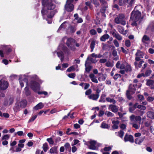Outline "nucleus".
<instances>
[{
	"label": "nucleus",
	"instance_id": "obj_32",
	"mask_svg": "<svg viewBox=\"0 0 154 154\" xmlns=\"http://www.w3.org/2000/svg\"><path fill=\"white\" fill-rule=\"evenodd\" d=\"M109 37V36L108 34H105L101 37L100 39L102 41H105L106 39H108Z\"/></svg>",
	"mask_w": 154,
	"mask_h": 154
},
{
	"label": "nucleus",
	"instance_id": "obj_60",
	"mask_svg": "<svg viewBox=\"0 0 154 154\" xmlns=\"http://www.w3.org/2000/svg\"><path fill=\"white\" fill-rule=\"evenodd\" d=\"M17 134L19 136H21L24 135V133L22 131H19L17 132Z\"/></svg>",
	"mask_w": 154,
	"mask_h": 154
},
{
	"label": "nucleus",
	"instance_id": "obj_39",
	"mask_svg": "<svg viewBox=\"0 0 154 154\" xmlns=\"http://www.w3.org/2000/svg\"><path fill=\"white\" fill-rule=\"evenodd\" d=\"M152 72V70L150 69H148L146 70L145 72V76H148L150 75Z\"/></svg>",
	"mask_w": 154,
	"mask_h": 154
},
{
	"label": "nucleus",
	"instance_id": "obj_19",
	"mask_svg": "<svg viewBox=\"0 0 154 154\" xmlns=\"http://www.w3.org/2000/svg\"><path fill=\"white\" fill-rule=\"evenodd\" d=\"M150 38L147 35H144L142 39V42L144 44H148L149 43Z\"/></svg>",
	"mask_w": 154,
	"mask_h": 154
},
{
	"label": "nucleus",
	"instance_id": "obj_3",
	"mask_svg": "<svg viewBox=\"0 0 154 154\" xmlns=\"http://www.w3.org/2000/svg\"><path fill=\"white\" fill-rule=\"evenodd\" d=\"M32 80L30 81L29 85L31 88L35 92H38V94H43V91H38L40 89V86L39 83L36 82V79L34 76L31 77Z\"/></svg>",
	"mask_w": 154,
	"mask_h": 154
},
{
	"label": "nucleus",
	"instance_id": "obj_34",
	"mask_svg": "<svg viewBox=\"0 0 154 154\" xmlns=\"http://www.w3.org/2000/svg\"><path fill=\"white\" fill-rule=\"evenodd\" d=\"M85 70L86 72H89L91 70V67L88 66V64L87 63V61H86L85 62Z\"/></svg>",
	"mask_w": 154,
	"mask_h": 154
},
{
	"label": "nucleus",
	"instance_id": "obj_44",
	"mask_svg": "<svg viewBox=\"0 0 154 154\" xmlns=\"http://www.w3.org/2000/svg\"><path fill=\"white\" fill-rule=\"evenodd\" d=\"M79 142V141L77 139H75L71 143L72 146H74L78 144Z\"/></svg>",
	"mask_w": 154,
	"mask_h": 154
},
{
	"label": "nucleus",
	"instance_id": "obj_7",
	"mask_svg": "<svg viewBox=\"0 0 154 154\" xmlns=\"http://www.w3.org/2000/svg\"><path fill=\"white\" fill-rule=\"evenodd\" d=\"M115 22L117 24H121L125 25L126 24V22L125 20V17L124 14H119L117 17L115 19Z\"/></svg>",
	"mask_w": 154,
	"mask_h": 154
},
{
	"label": "nucleus",
	"instance_id": "obj_29",
	"mask_svg": "<svg viewBox=\"0 0 154 154\" xmlns=\"http://www.w3.org/2000/svg\"><path fill=\"white\" fill-rule=\"evenodd\" d=\"M24 93L26 96L29 95L30 94V92L29 90L28 86H26L24 89Z\"/></svg>",
	"mask_w": 154,
	"mask_h": 154
},
{
	"label": "nucleus",
	"instance_id": "obj_9",
	"mask_svg": "<svg viewBox=\"0 0 154 154\" xmlns=\"http://www.w3.org/2000/svg\"><path fill=\"white\" fill-rule=\"evenodd\" d=\"M141 13L138 11H133L131 14V20L133 21H138L140 19Z\"/></svg>",
	"mask_w": 154,
	"mask_h": 154
},
{
	"label": "nucleus",
	"instance_id": "obj_47",
	"mask_svg": "<svg viewBox=\"0 0 154 154\" xmlns=\"http://www.w3.org/2000/svg\"><path fill=\"white\" fill-rule=\"evenodd\" d=\"M105 115L108 117H112L114 116V114L111 112L106 111L105 113Z\"/></svg>",
	"mask_w": 154,
	"mask_h": 154
},
{
	"label": "nucleus",
	"instance_id": "obj_54",
	"mask_svg": "<svg viewBox=\"0 0 154 154\" xmlns=\"http://www.w3.org/2000/svg\"><path fill=\"white\" fill-rule=\"evenodd\" d=\"M37 115H35L34 116H32V118L29 120L28 122L29 123L33 121L37 118Z\"/></svg>",
	"mask_w": 154,
	"mask_h": 154
},
{
	"label": "nucleus",
	"instance_id": "obj_21",
	"mask_svg": "<svg viewBox=\"0 0 154 154\" xmlns=\"http://www.w3.org/2000/svg\"><path fill=\"white\" fill-rule=\"evenodd\" d=\"M145 138V137L137 138L135 139V142L136 144H140L143 141Z\"/></svg>",
	"mask_w": 154,
	"mask_h": 154
},
{
	"label": "nucleus",
	"instance_id": "obj_57",
	"mask_svg": "<svg viewBox=\"0 0 154 154\" xmlns=\"http://www.w3.org/2000/svg\"><path fill=\"white\" fill-rule=\"evenodd\" d=\"M74 70V67L73 66H72L69 68L67 70L68 72H70Z\"/></svg>",
	"mask_w": 154,
	"mask_h": 154
},
{
	"label": "nucleus",
	"instance_id": "obj_58",
	"mask_svg": "<svg viewBox=\"0 0 154 154\" xmlns=\"http://www.w3.org/2000/svg\"><path fill=\"white\" fill-rule=\"evenodd\" d=\"M154 100V97H147V100L149 102H151Z\"/></svg>",
	"mask_w": 154,
	"mask_h": 154
},
{
	"label": "nucleus",
	"instance_id": "obj_8",
	"mask_svg": "<svg viewBox=\"0 0 154 154\" xmlns=\"http://www.w3.org/2000/svg\"><path fill=\"white\" fill-rule=\"evenodd\" d=\"M85 142L84 144L88 146V148L91 149L95 150L96 149V141L91 140L88 141H86L83 140Z\"/></svg>",
	"mask_w": 154,
	"mask_h": 154
},
{
	"label": "nucleus",
	"instance_id": "obj_16",
	"mask_svg": "<svg viewBox=\"0 0 154 154\" xmlns=\"http://www.w3.org/2000/svg\"><path fill=\"white\" fill-rule=\"evenodd\" d=\"M124 140L125 142L129 141L131 143H133L134 139L133 137L130 135H128L126 134L124 138Z\"/></svg>",
	"mask_w": 154,
	"mask_h": 154
},
{
	"label": "nucleus",
	"instance_id": "obj_56",
	"mask_svg": "<svg viewBox=\"0 0 154 154\" xmlns=\"http://www.w3.org/2000/svg\"><path fill=\"white\" fill-rule=\"evenodd\" d=\"M113 43L114 45L116 47H118L119 46V43L117 40H114L113 41Z\"/></svg>",
	"mask_w": 154,
	"mask_h": 154
},
{
	"label": "nucleus",
	"instance_id": "obj_43",
	"mask_svg": "<svg viewBox=\"0 0 154 154\" xmlns=\"http://www.w3.org/2000/svg\"><path fill=\"white\" fill-rule=\"evenodd\" d=\"M101 126L102 128H107L109 127L108 125L104 122L102 123Z\"/></svg>",
	"mask_w": 154,
	"mask_h": 154
},
{
	"label": "nucleus",
	"instance_id": "obj_26",
	"mask_svg": "<svg viewBox=\"0 0 154 154\" xmlns=\"http://www.w3.org/2000/svg\"><path fill=\"white\" fill-rule=\"evenodd\" d=\"M112 35L114 37H115L119 41H121L122 40V37L118 33L113 32L112 34Z\"/></svg>",
	"mask_w": 154,
	"mask_h": 154
},
{
	"label": "nucleus",
	"instance_id": "obj_12",
	"mask_svg": "<svg viewBox=\"0 0 154 154\" xmlns=\"http://www.w3.org/2000/svg\"><path fill=\"white\" fill-rule=\"evenodd\" d=\"M144 55V53L140 50H138L135 54V60L136 61H139L141 58H143Z\"/></svg>",
	"mask_w": 154,
	"mask_h": 154
},
{
	"label": "nucleus",
	"instance_id": "obj_50",
	"mask_svg": "<svg viewBox=\"0 0 154 154\" xmlns=\"http://www.w3.org/2000/svg\"><path fill=\"white\" fill-rule=\"evenodd\" d=\"M112 147V146H111L108 147H106L104 148V151H107L108 152L111 149Z\"/></svg>",
	"mask_w": 154,
	"mask_h": 154
},
{
	"label": "nucleus",
	"instance_id": "obj_22",
	"mask_svg": "<svg viewBox=\"0 0 154 154\" xmlns=\"http://www.w3.org/2000/svg\"><path fill=\"white\" fill-rule=\"evenodd\" d=\"M57 146H54L50 149V152L52 154H57L58 152Z\"/></svg>",
	"mask_w": 154,
	"mask_h": 154
},
{
	"label": "nucleus",
	"instance_id": "obj_20",
	"mask_svg": "<svg viewBox=\"0 0 154 154\" xmlns=\"http://www.w3.org/2000/svg\"><path fill=\"white\" fill-rule=\"evenodd\" d=\"M146 84L152 89H154V81L149 80L147 81Z\"/></svg>",
	"mask_w": 154,
	"mask_h": 154
},
{
	"label": "nucleus",
	"instance_id": "obj_51",
	"mask_svg": "<svg viewBox=\"0 0 154 154\" xmlns=\"http://www.w3.org/2000/svg\"><path fill=\"white\" fill-rule=\"evenodd\" d=\"M113 65L112 63L109 61H107L106 63V66L107 67H112Z\"/></svg>",
	"mask_w": 154,
	"mask_h": 154
},
{
	"label": "nucleus",
	"instance_id": "obj_38",
	"mask_svg": "<svg viewBox=\"0 0 154 154\" xmlns=\"http://www.w3.org/2000/svg\"><path fill=\"white\" fill-rule=\"evenodd\" d=\"M138 105V103H135L132 107H130L129 109V111L131 112H132L133 111L137 108V106Z\"/></svg>",
	"mask_w": 154,
	"mask_h": 154
},
{
	"label": "nucleus",
	"instance_id": "obj_10",
	"mask_svg": "<svg viewBox=\"0 0 154 154\" xmlns=\"http://www.w3.org/2000/svg\"><path fill=\"white\" fill-rule=\"evenodd\" d=\"M73 0H67L66 4L65 6V10L68 12L72 11L74 9V6L72 4Z\"/></svg>",
	"mask_w": 154,
	"mask_h": 154
},
{
	"label": "nucleus",
	"instance_id": "obj_55",
	"mask_svg": "<svg viewBox=\"0 0 154 154\" xmlns=\"http://www.w3.org/2000/svg\"><path fill=\"white\" fill-rule=\"evenodd\" d=\"M66 23V22H64V23H63L59 27V29L58 30V31H59L62 28H65L66 27V26L65 25V23Z\"/></svg>",
	"mask_w": 154,
	"mask_h": 154
},
{
	"label": "nucleus",
	"instance_id": "obj_53",
	"mask_svg": "<svg viewBox=\"0 0 154 154\" xmlns=\"http://www.w3.org/2000/svg\"><path fill=\"white\" fill-rule=\"evenodd\" d=\"M64 147H65L66 149H70V144L68 143H66L64 145Z\"/></svg>",
	"mask_w": 154,
	"mask_h": 154
},
{
	"label": "nucleus",
	"instance_id": "obj_15",
	"mask_svg": "<svg viewBox=\"0 0 154 154\" xmlns=\"http://www.w3.org/2000/svg\"><path fill=\"white\" fill-rule=\"evenodd\" d=\"M96 55L94 53H93L89 55L87 58V60H89L93 63L96 62Z\"/></svg>",
	"mask_w": 154,
	"mask_h": 154
},
{
	"label": "nucleus",
	"instance_id": "obj_1",
	"mask_svg": "<svg viewBox=\"0 0 154 154\" xmlns=\"http://www.w3.org/2000/svg\"><path fill=\"white\" fill-rule=\"evenodd\" d=\"M66 39V44L67 46L71 50H74L75 49V40L72 38H67L66 36L62 38L61 41V44L59 46L57 49V54L58 57L60 58L61 61H63L64 58V53H66L68 50L66 47L64 46L65 40Z\"/></svg>",
	"mask_w": 154,
	"mask_h": 154
},
{
	"label": "nucleus",
	"instance_id": "obj_52",
	"mask_svg": "<svg viewBox=\"0 0 154 154\" xmlns=\"http://www.w3.org/2000/svg\"><path fill=\"white\" fill-rule=\"evenodd\" d=\"M125 45L127 47H129L131 45V42L129 40H127L125 42Z\"/></svg>",
	"mask_w": 154,
	"mask_h": 154
},
{
	"label": "nucleus",
	"instance_id": "obj_28",
	"mask_svg": "<svg viewBox=\"0 0 154 154\" xmlns=\"http://www.w3.org/2000/svg\"><path fill=\"white\" fill-rule=\"evenodd\" d=\"M147 117L151 119H154V112L149 111L147 112Z\"/></svg>",
	"mask_w": 154,
	"mask_h": 154
},
{
	"label": "nucleus",
	"instance_id": "obj_14",
	"mask_svg": "<svg viewBox=\"0 0 154 154\" xmlns=\"http://www.w3.org/2000/svg\"><path fill=\"white\" fill-rule=\"evenodd\" d=\"M127 65V63L126 62H124L121 64V62L118 61L116 65V68L121 69H123L125 68V66Z\"/></svg>",
	"mask_w": 154,
	"mask_h": 154
},
{
	"label": "nucleus",
	"instance_id": "obj_36",
	"mask_svg": "<svg viewBox=\"0 0 154 154\" xmlns=\"http://www.w3.org/2000/svg\"><path fill=\"white\" fill-rule=\"evenodd\" d=\"M106 78V75L104 74L101 75L98 78V80L100 81L104 80Z\"/></svg>",
	"mask_w": 154,
	"mask_h": 154
},
{
	"label": "nucleus",
	"instance_id": "obj_62",
	"mask_svg": "<svg viewBox=\"0 0 154 154\" xmlns=\"http://www.w3.org/2000/svg\"><path fill=\"white\" fill-rule=\"evenodd\" d=\"M119 77H121V75L120 74H116L114 76V79L116 80Z\"/></svg>",
	"mask_w": 154,
	"mask_h": 154
},
{
	"label": "nucleus",
	"instance_id": "obj_37",
	"mask_svg": "<svg viewBox=\"0 0 154 154\" xmlns=\"http://www.w3.org/2000/svg\"><path fill=\"white\" fill-rule=\"evenodd\" d=\"M95 42L94 41H92L91 44V45H90V47H91V52H93V51L94 48V46L95 45Z\"/></svg>",
	"mask_w": 154,
	"mask_h": 154
},
{
	"label": "nucleus",
	"instance_id": "obj_49",
	"mask_svg": "<svg viewBox=\"0 0 154 154\" xmlns=\"http://www.w3.org/2000/svg\"><path fill=\"white\" fill-rule=\"evenodd\" d=\"M88 97L90 99L93 100H96V95L95 94H92L88 96Z\"/></svg>",
	"mask_w": 154,
	"mask_h": 154
},
{
	"label": "nucleus",
	"instance_id": "obj_64",
	"mask_svg": "<svg viewBox=\"0 0 154 154\" xmlns=\"http://www.w3.org/2000/svg\"><path fill=\"white\" fill-rule=\"evenodd\" d=\"M138 98L140 100L142 101L144 99L143 96L139 94L138 95Z\"/></svg>",
	"mask_w": 154,
	"mask_h": 154
},
{
	"label": "nucleus",
	"instance_id": "obj_13",
	"mask_svg": "<svg viewBox=\"0 0 154 154\" xmlns=\"http://www.w3.org/2000/svg\"><path fill=\"white\" fill-rule=\"evenodd\" d=\"M8 83L4 80L0 81V89L2 90L6 89L8 87Z\"/></svg>",
	"mask_w": 154,
	"mask_h": 154
},
{
	"label": "nucleus",
	"instance_id": "obj_42",
	"mask_svg": "<svg viewBox=\"0 0 154 154\" xmlns=\"http://www.w3.org/2000/svg\"><path fill=\"white\" fill-rule=\"evenodd\" d=\"M125 69L126 71H130L131 70V68L130 66L127 63V65H126L125 67Z\"/></svg>",
	"mask_w": 154,
	"mask_h": 154
},
{
	"label": "nucleus",
	"instance_id": "obj_25",
	"mask_svg": "<svg viewBox=\"0 0 154 154\" xmlns=\"http://www.w3.org/2000/svg\"><path fill=\"white\" fill-rule=\"evenodd\" d=\"M119 122L118 121H113L112 122L113 125L112 126V128L114 129H117L118 128V125L119 124Z\"/></svg>",
	"mask_w": 154,
	"mask_h": 154
},
{
	"label": "nucleus",
	"instance_id": "obj_18",
	"mask_svg": "<svg viewBox=\"0 0 154 154\" xmlns=\"http://www.w3.org/2000/svg\"><path fill=\"white\" fill-rule=\"evenodd\" d=\"M108 109L114 112H116L118 111V108L117 106L114 105H109Z\"/></svg>",
	"mask_w": 154,
	"mask_h": 154
},
{
	"label": "nucleus",
	"instance_id": "obj_59",
	"mask_svg": "<svg viewBox=\"0 0 154 154\" xmlns=\"http://www.w3.org/2000/svg\"><path fill=\"white\" fill-rule=\"evenodd\" d=\"M75 76V74L74 73L69 74L68 75L69 77L71 78H74Z\"/></svg>",
	"mask_w": 154,
	"mask_h": 154
},
{
	"label": "nucleus",
	"instance_id": "obj_45",
	"mask_svg": "<svg viewBox=\"0 0 154 154\" xmlns=\"http://www.w3.org/2000/svg\"><path fill=\"white\" fill-rule=\"evenodd\" d=\"M137 108L139 109H140L141 110H145L146 109V107L145 106L142 105H139L138 104L137 106Z\"/></svg>",
	"mask_w": 154,
	"mask_h": 154
},
{
	"label": "nucleus",
	"instance_id": "obj_33",
	"mask_svg": "<svg viewBox=\"0 0 154 154\" xmlns=\"http://www.w3.org/2000/svg\"><path fill=\"white\" fill-rule=\"evenodd\" d=\"M135 0H126L127 3L128 4V7H131L134 3Z\"/></svg>",
	"mask_w": 154,
	"mask_h": 154
},
{
	"label": "nucleus",
	"instance_id": "obj_61",
	"mask_svg": "<svg viewBox=\"0 0 154 154\" xmlns=\"http://www.w3.org/2000/svg\"><path fill=\"white\" fill-rule=\"evenodd\" d=\"M36 154H44V152L40 150H38L36 152Z\"/></svg>",
	"mask_w": 154,
	"mask_h": 154
},
{
	"label": "nucleus",
	"instance_id": "obj_40",
	"mask_svg": "<svg viewBox=\"0 0 154 154\" xmlns=\"http://www.w3.org/2000/svg\"><path fill=\"white\" fill-rule=\"evenodd\" d=\"M106 100L108 102H110L113 103H116V101L114 100L109 97H107L106 98Z\"/></svg>",
	"mask_w": 154,
	"mask_h": 154
},
{
	"label": "nucleus",
	"instance_id": "obj_35",
	"mask_svg": "<svg viewBox=\"0 0 154 154\" xmlns=\"http://www.w3.org/2000/svg\"><path fill=\"white\" fill-rule=\"evenodd\" d=\"M42 148L44 151L46 152L48 149V146L47 143H45L43 145Z\"/></svg>",
	"mask_w": 154,
	"mask_h": 154
},
{
	"label": "nucleus",
	"instance_id": "obj_17",
	"mask_svg": "<svg viewBox=\"0 0 154 154\" xmlns=\"http://www.w3.org/2000/svg\"><path fill=\"white\" fill-rule=\"evenodd\" d=\"M94 73L90 74L89 75V77L93 82L96 83V76L95 75V74H96V70L94 69Z\"/></svg>",
	"mask_w": 154,
	"mask_h": 154
},
{
	"label": "nucleus",
	"instance_id": "obj_30",
	"mask_svg": "<svg viewBox=\"0 0 154 154\" xmlns=\"http://www.w3.org/2000/svg\"><path fill=\"white\" fill-rule=\"evenodd\" d=\"M20 106L21 107H25L26 105L27 101L26 100H23L20 102Z\"/></svg>",
	"mask_w": 154,
	"mask_h": 154
},
{
	"label": "nucleus",
	"instance_id": "obj_11",
	"mask_svg": "<svg viewBox=\"0 0 154 154\" xmlns=\"http://www.w3.org/2000/svg\"><path fill=\"white\" fill-rule=\"evenodd\" d=\"M19 80L20 85L21 88L24 86V83L25 82L26 86H28V80L25 78L24 75H20Z\"/></svg>",
	"mask_w": 154,
	"mask_h": 154
},
{
	"label": "nucleus",
	"instance_id": "obj_23",
	"mask_svg": "<svg viewBox=\"0 0 154 154\" xmlns=\"http://www.w3.org/2000/svg\"><path fill=\"white\" fill-rule=\"evenodd\" d=\"M75 18V20L76 21V22L78 23H80L83 22V20L82 18L78 16L77 14H75L74 15Z\"/></svg>",
	"mask_w": 154,
	"mask_h": 154
},
{
	"label": "nucleus",
	"instance_id": "obj_46",
	"mask_svg": "<svg viewBox=\"0 0 154 154\" xmlns=\"http://www.w3.org/2000/svg\"><path fill=\"white\" fill-rule=\"evenodd\" d=\"M69 29H70V32L71 33L74 32L76 29V27H72V26H70L69 27Z\"/></svg>",
	"mask_w": 154,
	"mask_h": 154
},
{
	"label": "nucleus",
	"instance_id": "obj_5",
	"mask_svg": "<svg viewBox=\"0 0 154 154\" xmlns=\"http://www.w3.org/2000/svg\"><path fill=\"white\" fill-rule=\"evenodd\" d=\"M141 86V84L140 83H138L137 84H130L128 90L126 91V95L127 97L129 99H131L132 98L131 94L134 93L136 89V88L137 87L140 88Z\"/></svg>",
	"mask_w": 154,
	"mask_h": 154
},
{
	"label": "nucleus",
	"instance_id": "obj_31",
	"mask_svg": "<svg viewBox=\"0 0 154 154\" xmlns=\"http://www.w3.org/2000/svg\"><path fill=\"white\" fill-rule=\"evenodd\" d=\"M124 132L122 130L118 132H116V135L122 138L124 134Z\"/></svg>",
	"mask_w": 154,
	"mask_h": 154
},
{
	"label": "nucleus",
	"instance_id": "obj_4",
	"mask_svg": "<svg viewBox=\"0 0 154 154\" xmlns=\"http://www.w3.org/2000/svg\"><path fill=\"white\" fill-rule=\"evenodd\" d=\"M130 118L131 123L133 127L136 129H138L140 127L141 117L140 116H135L132 115Z\"/></svg>",
	"mask_w": 154,
	"mask_h": 154
},
{
	"label": "nucleus",
	"instance_id": "obj_48",
	"mask_svg": "<svg viewBox=\"0 0 154 154\" xmlns=\"http://www.w3.org/2000/svg\"><path fill=\"white\" fill-rule=\"evenodd\" d=\"M47 141L50 144L53 145L54 143V142L51 138H47Z\"/></svg>",
	"mask_w": 154,
	"mask_h": 154
},
{
	"label": "nucleus",
	"instance_id": "obj_63",
	"mask_svg": "<svg viewBox=\"0 0 154 154\" xmlns=\"http://www.w3.org/2000/svg\"><path fill=\"white\" fill-rule=\"evenodd\" d=\"M62 68L64 69V68H65L68 66V64L67 63H63L62 65Z\"/></svg>",
	"mask_w": 154,
	"mask_h": 154
},
{
	"label": "nucleus",
	"instance_id": "obj_6",
	"mask_svg": "<svg viewBox=\"0 0 154 154\" xmlns=\"http://www.w3.org/2000/svg\"><path fill=\"white\" fill-rule=\"evenodd\" d=\"M3 50L5 51L7 55L11 52L12 49L10 45H0V56L1 57H4L3 52L1 50Z\"/></svg>",
	"mask_w": 154,
	"mask_h": 154
},
{
	"label": "nucleus",
	"instance_id": "obj_2",
	"mask_svg": "<svg viewBox=\"0 0 154 154\" xmlns=\"http://www.w3.org/2000/svg\"><path fill=\"white\" fill-rule=\"evenodd\" d=\"M48 0H42V9L41 12L43 17V18H44L45 16H47L48 18L51 19L54 16L55 13L57 12L56 10L52 11L55 7L54 4L51 2H48Z\"/></svg>",
	"mask_w": 154,
	"mask_h": 154
},
{
	"label": "nucleus",
	"instance_id": "obj_41",
	"mask_svg": "<svg viewBox=\"0 0 154 154\" xmlns=\"http://www.w3.org/2000/svg\"><path fill=\"white\" fill-rule=\"evenodd\" d=\"M10 137V135L9 134H6L3 135L2 137V139L4 140H8Z\"/></svg>",
	"mask_w": 154,
	"mask_h": 154
},
{
	"label": "nucleus",
	"instance_id": "obj_24",
	"mask_svg": "<svg viewBox=\"0 0 154 154\" xmlns=\"http://www.w3.org/2000/svg\"><path fill=\"white\" fill-rule=\"evenodd\" d=\"M44 106L43 103L40 102L36 106L33 107V109L35 110H38V109L42 108Z\"/></svg>",
	"mask_w": 154,
	"mask_h": 154
},
{
	"label": "nucleus",
	"instance_id": "obj_27",
	"mask_svg": "<svg viewBox=\"0 0 154 154\" xmlns=\"http://www.w3.org/2000/svg\"><path fill=\"white\" fill-rule=\"evenodd\" d=\"M118 31L119 32L124 35H125L128 32L126 31H124L123 28L121 26L118 27Z\"/></svg>",
	"mask_w": 154,
	"mask_h": 154
}]
</instances>
